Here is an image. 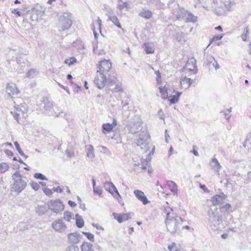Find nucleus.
<instances>
[{
  "label": "nucleus",
  "instance_id": "obj_1",
  "mask_svg": "<svg viewBox=\"0 0 251 251\" xmlns=\"http://www.w3.org/2000/svg\"><path fill=\"white\" fill-rule=\"evenodd\" d=\"M182 223V219L180 217L175 216L173 212L167 213L165 224L168 230L171 232H176L181 226Z\"/></svg>",
  "mask_w": 251,
  "mask_h": 251
},
{
  "label": "nucleus",
  "instance_id": "obj_2",
  "mask_svg": "<svg viewBox=\"0 0 251 251\" xmlns=\"http://www.w3.org/2000/svg\"><path fill=\"white\" fill-rule=\"evenodd\" d=\"M14 181L12 187L13 191L19 193L25 189L26 186V182L23 180L20 174L16 172L13 176Z\"/></svg>",
  "mask_w": 251,
  "mask_h": 251
},
{
  "label": "nucleus",
  "instance_id": "obj_3",
  "mask_svg": "<svg viewBox=\"0 0 251 251\" xmlns=\"http://www.w3.org/2000/svg\"><path fill=\"white\" fill-rule=\"evenodd\" d=\"M163 189L162 193L166 195L173 194L177 195V187L176 184L173 181H168L166 184L162 187Z\"/></svg>",
  "mask_w": 251,
  "mask_h": 251
},
{
  "label": "nucleus",
  "instance_id": "obj_4",
  "mask_svg": "<svg viewBox=\"0 0 251 251\" xmlns=\"http://www.w3.org/2000/svg\"><path fill=\"white\" fill-rule=\"evenodd\" d=\"M106 75L97 72L94 83L99 89L104 88L107 83L109 78Z\"/></svg>",
  "mask_w": 251,
  "mask_h": 251
},
{
  "label": "nucleus",
  "instance_id": "obj_5",
  "mask_svg": "<svg viewBox=\"0 0 251 251\" xmlns=\"http://www.w3.org/2000/svg\"><path fill=\"white\" fill-rule=\"evenodd\" d=\"M112 68V63L110 60L103 59L97 64V71L100 73L107 74Z\"/></svg>",
  "mask_w": 251,
  "mask_h": 251
},
{
  "label": "nucleus",
  "instance_id": "obj_6",
  "mask_svg": "<svg viewBox=\"0 0 251 251\" xmlns=\"http://www.w3.org/2000/svg\"><path fill=\"white\" fill-rule=\"evenodd\" d=\"M5 92L11 98H16L20 93L17 85L14 83H9L7 84Z\"/></svg>",
  "mask_w": 251,
  "mask_h": 251
},
{
  "label": "nucleus",
  "instance_id": "obj_7",
  "mask_svg": "<svg viewBox=\"0 0 251 251\" xmlns=\"http://www.w3.org/2000/svg\"><path fill=\"white\" fill-rule=\"evenodd\" d=\"M104 187L105 190L109 192L116 199L121 198L119 193L113 183L106 182L104 183Z\"/></svg>",
  "mask_w": 251,
  "mask_h": 251
},
{
  "label": "nucleus",
  "instance_id": "obj_8",
  "mask_svg": "<svg viewBox=\"0 0 251 251\" xmlns=\"http://www.w3.org/2000/svg\"><path fill=\"white\" fill-rule=\"evenodd\" d=\"M48 206L50 209L56 213L63 209V205L59 200L50 201Z\"/></svg>",
  "mask_w": 251,
  "mask_h": 251
},
{
  "label": "nucleus",
  "instance_id": "obj_9",
  "mask_svg": "<svg viewBox=\"0 0 251 251\" xmlns=\"http://www.w3.org/2000/svg\"><path fill=\"white\" fill-rule=\"evenodd\" d=\"M150 138V135L146 128L141 131L139 137L137 140L138 146L143 145Z\"/></svg>",
  "mask_w": 251,
  "mask_h": 251
},
{
  "label": "nucleus",
  "instance_id": "obj_10",
  "mask_svg": "<svg viewBox=\"0 0 251 251\" xmlns=\"http://www.w3.org/2000/svg\"><path fill=\"white\" fill-rule=\"evenodd\" d=\"M29 14L31 21H37L42 18L44 15V12L37 8H33L31 9Z\"/></svg>",
  "mask_w": 251,
  "mask_h": 251
},
{
  "label": "nucleus",
  "instance_id": "obj_11",
  "mask_svg": "<svg viewBox=\"0 0 251 251\" xmlns=\"http://www.w3.org/2000/svg\"><path fill=\"white\" fill-rule=\"evenodd\" d=\"M226 196L224 193L219 195H216L211 198V201L213 205L216 206L222 204L224 201L226 199Z\"/></svg>",
  "mask_w": 251,
  "mask_h": 251
},
{
  "label": "nucleus",
  "instance_id": "obj_12",
  "mask_svg": "<svg viewBox=\"0 0 251 251\" xmlns=\"http://www.w3.org/2000/svg\"><path fill=\"white\" fill-rule=\"evenodd\" d=\"M52 226L55 230L58 232H61L66 228V226L60 219L54 221L52 224Z\"/></svg>",
  "mask_w": 251,
  "mask_h": 251
},
{
  "label": "nucleus",
  "instance_id": "obj_13",
  "mask_svg": "<svg viewBox=\"0 0 251 251\" xmlns=\"http://www.w3.org/2000/svg\"><path fill=\"white\" fill-rule=\"evenodd\" d=\"M117 123L115 119H114L112 122V124L109 123L104 124L102 126V132L104 134H107L112 131L114 127L117 126Z\"/></svg>",
  "mask_w": 251,
  "mask_h": 251
},
{
  "label": "nucleus",
  "instance_id": "obj_14",
  "mask_svg": "<svg viewBox=\"0 0 251 251\" xmlns=\"http://www.w3.org/2000/svg\"><path fill=\"white\" fill-rule=\"evenodd\" d=\"M133 193L138 200L141 201L144 205H146L150 202L144 193L142 191L136 190L134 191Z\"/></svg>",
  "mask_w": 251,
  "mask_h": 251
},
{
  "label": "nucleus",
  "instance_id": "obj_15",
  "mask_svg": "<svg viewBox=\"0 0 251 251\" xmlns=\"http://www.w3.org/2000/svg\"><path fill=\"white\" fill-rule=\"evenodd\" d=\"M114 218L119 223H121L126 220H128L130 216L129 213H113L112 214Z\"/></svg>",
  "mask_w": 251,
  "mask_h": 251
},
{
  "label": "nucleus",
  "instance_id": "obj_16",
  "mask_svg": "<svg viewBox=\"0 0 251 251\" xmlns=\"http://www.w3.org/2000/svg\"><path fill=\"white\" fill-rule=\"evenodd\" d=\"M185 69L192 74H195L197 71L196 64L194 60H189L187 62Z\"/></svg>",
  "mask_w": 251,
  "mask_h": 251
},
{
  "label": "nucleus",
  "instance_id": "obj_17",
  "mask_svg": "<svg viewBox=\"0 0 251 251\" xmlns=\"http://www.w3.org/2000/svg\"><path fill=\"white\" fill-rule=\"evenodd\" d=\"M72 21L68 18L62 19L60 22V28L62 30H65L69 28L72 25Z\"/></svg>",
  "mask_w": 251,
  "mask_h": 251
},
{
  "label": "nucleus",
  "instance_id": "obj_18",
  "mask_svg": "<svg viewBox=\"0 0 251 251\" xmlns=\"http://www.w3.org/2000/svg\"><path fill=\"white\" fill-rule=\"evenodd\" d=\"M101 20L99 17H98L96 20L93 22L92 25V30L96 38L97 36L96 30H99L100 31H101Z\"/></svg>",
  "mask_w": 251,
  "mask_h": 251
},
{
  "label": "nucleus",
  "instance_id": "obj_19",
  "mask_svg": "<svg viewBox=\"0 0 251 251\" xmlns=\"http://www.w3.org/2000/svg\"><path fill=\"white\" fill-rule=\"evenodd\" d=\"M130 8V5L127 2L124 1L123 0H118L117 8L120 11H128Z\"/></svg>",
  "mask_w": 251,
  "mask_h": 251
},
{
  "label": "nucleus",
  "instance_id": "obj_20",
  "mask_svg": "<svg viewBox=\"0 0 251 251\" xmlns=\"http://www.w3.org/2000/svg\"><path fill=\"white\" fill-rule=\"evenodd\" d=\"M107 21H111L118 28L121 29L123 31H124V29L122 28L120 20L116 16L112 15L109 16L107 19Z\"/></svg>",
  "mask_w": 251,
  "mask_h": 251
},
{
  "label": "nucleus",
  "instance_id": "obj_21",
  "mask_svg": "<svg viewBox=\"0 0 251 251\" xmlns=\"http://www.w3.org/2000/svg\"><path fill=\"white\" fill-rule=\"evenodd\" d=\"M68 241L71 244H76L79 241V236L76 233H71L68 235Z\"/></svg>",
  "mask_w": 251,
  "mask_h": 251
},
{
  "label": "nucleus",
  "instance_id": "obj_22",
  "mask_svg": "<svg viewBox=\"0 0 251 251\" xmlns=\"http://www.w3.org/2000/svg\"><path fill=\"white\" fill-rule=\"evenodd\" d=\"M139 15L144 19H149L151 18L152 13L150 10L143 9L139 12Z\"/></svg>",
  "mask_w": 251,
  "mask_h": 251
},
{
  "label": "nucleus",
  "instance_id": "obj_23",
  "mask_svg": "<svg viewBox=\"0 0 251 251\" xmlns=\"http://www.w3.org/2000/svg\"><path fill=\"white\" fill-rule=\"evenodd\" d=\"M175 92L176 94L171 96L170 98L169 99V101L170 104L177 103L178 101L179 98L181 95V92L178 91Z\"/></svg>",
  "mask_w": 251,
  "mask_h": 251
},
{
  "label": "nucleus",
  "instance_id": "obj_24",
  "mask_svg": "<svg viewBox=\"0 0 251 251\" xmlns=\"http://www.w3.org/2000/svg\"><path fill=\"white\" fill-rule=\"evenodd\" d=\"M145 51L147 54H152L154 53L155 49L152 43H145L144 44Z\"/></svg>",
  "mask_w": 251,
  "mask_h": 251
},
{
  "label": "nucleus",
  "instance_id": "obj_25",
  "mask_svg": "<svg viewBox=\"0 0 251 251\" xmlns=\"http://www.w3.org/2000/svg\"><path fill=\"white\" fill-rule=\"evenodd\" d=\"M192 80L190 78L184 77L181 79L180 85L182 88L184 89L188 88L191 85Z\"/></svg>",
  "mask_w": 251,
  "mask_h": 251
},
{
  "label": "nucleus",
  "instance_id": "obj_26",
  "mask_svg": "<svg viewBox=\"0 0 251 251\" xmlns=\"http://www.w3.org/2000/svg\"><path fill=\"white\" fill-rule=\"evenodd\" d=\"M80 248L81 251H94L92 244L88 242H83Z\"/></svg>",
  "mask_w": 251,
  "mask_h": 251
},
{
  "label": "nucleus",
  "instance_id": "obj_27",
  "mask_svg": "<svg viewBox=\"0 0 251 251\" xmlns=\"http://www.w3.org/2000/svg\"><path fill=\"white\" fill-rule=\"evenodd\" d=\"M159 90L161 93L162 98L166 100L168 98V89L165 86L159 87Z\"/></svg>",
  "mask_w": 251,
  "mask_h": 251
},
{
  "label": "nucleus",
  "instance_id": "obj_28",
  "mask_svg": "<svg viewBox=\"0 0 251 251\" xmlns=\"http://www.w3.org/2000/svg\"><path fill=\"white\" fill-rule=\"evenodd\" d=\"M250 29L248 26L245 27L243 29V32L241 35V38L244 41H246L249 38Z\"/></svg>",
  "mask_w": 251,
  "mask_h": 251
},
{
  "label": "nucleus",
  "instance_id": "obj_29",
  "mask_svg": "<svg viewBox=\"0 0 251 251\" xmlns=\"http://www.w3.org/2000/svg\"><path fill=\"white\" fill-rule=\"evenodd\" d=\"M87 156L89 158H93L94 157V148L92 145H90L86 151Z\"/></svg>",
  "mask_w": 251,
  "mask_h": 251
},
{
  "label": "nucleus",
  "instance_id": "obj_30",
  "mask_svg": "<svg viewBox=\"0 0 251 251\" xmlns=\"http://www.w3.org/2000/svg\"><path fill=\"white\" fill-rule=\"evenodd\" d=\"M64 219L68 222H70L74 219L72 213L69 211H65L64 213Z\"/></svg>",
  "mask_w": 251,
  "mask_h": 251
},
{
  "label": "nucleus",
  "instance_id": "obj_31",
  "mask_svg": "<svg viewBox=\"0 0 251 251\" xmlns=\"http://www.w3.org/2000/svg\"><path fill=\"white\" fill-rule=\"evenodd\" d=\"M77 60L75 57H70L65 59L64 63L68 66H71L76 63Z\"/></svg>",
  "mask_w": 251,
  "mask_h": 251
},
{
  "label": "nucleus",
  "instance_id": "obj_32",
  "mask_svg": "<svg viewBox=\"0 0 251 251\" xmlns=\"http://www.w3.org/2000/svg\"><path fill=\"white\" fill-rule=\"evenodd\" d=\"M84 222L83 219L80 217L76 218V225L78 228H81L84 226Z\"/></svg>",
  "mask_w": 251,
  "mask_h": 251
},
{
  "label": "nucleus",
  "instance_id": "obj_33",
  "mask_svg": "<svg viewBox=\"0 0 251 251\" xmlns=\"http://www.w3.org/2000/svg\"><path fill=\"white\" fill-rule=\"evenodd\" d=\"M168 249L169 251H181L180 248L175 243H172L170 245H169Z\"/></svg>",
  "mask_w": 251,
  "mask_h": 251
},
{
  "label": "nucleus",
  "instance_id": "obj_34",
  "mask_svg": "<svg viewBox=\"0 0 251 251\" xmlns=\"http://www.w3.org/2000/svg\"><path fill=\"white\" fill-rule=\"evenodd\" d=\"M9 168L7 164L5 163H0V173H3L8 170Z\"/></svg>",
  "mask_w": 251,
  "mask_h": 251
},
{
  "label": "nucleus",
  "instance_id": "obj_35",
  "mask_svg": "<svg viewBox=\"0 0 251 251\" xmlns=\"http://www.w3.org/2000/svg\"><path fill=\"white\" fill-rule=\"evenodd\" d=\"M82 233L85 235L89 240L92 241L94 240V236L92 233L84 231L82 232Z\"/></svg>",
  "mask_w": 251,
  "mask_h": 251
},
{
  "label": "nucleus",
  "instance_id": "obj_36",
  "mask_svg": "<svg viewBox=\"0 0 251 251\" xmlns=\"http://www.w3.org/2000/svg\"><path fill=\"white\" fill-rule=\"evenodd\" d=\"M30 184L31 187L35 191L38 190L40 188L39 184L35 181H31Z\"/></svg>",
  "mask_w": 251,
  "mask_h": 251
},
{
  "label": "nucleus",
  "instance_id": "obj_37",
  "mask_svg": "<svg viewBox=\"0 0 251 251\" xmlns=\"http://www.w3.org/2000/svg\"><path fill=\"white\" fill-rule=\"evenodd\" d=\"M34 178H35L36 179H41V180H46L47 179L45 176H44V175H43L42 174H40V173H36L34 175Z\"/></svg>",
  "mask_w": 251,
  "mask_h": 251
},
{
  "label": "nucleus",
  "instance_id": "obj_38",
  "mask_svg": "<svg viewBox=\"0 0 251 251\" xmlns=\"http://www.w3.org/2000/svg\"><path fill=\"white\" fill-rule=\"evenodd\" d=\"M123 89L121 85H117L113 90L114 92H123Z\"/></svg>",
  "mask_w": 251,
  "mask_h": 251
},
{
  "label": "nucleus",
  "instance_id": "obj_39",
  "mask_svg": "<svg viewBox=\"0 0 251 251\" xmlns=\"http://www.w3.org/2000/svg\"><path fill=\"white\" fill-rule=\"evenodd\" d=\"M223 37L222 35H215L213 37V38L211 39V42H214V41H217L218 40H221Z\"/></svg>",
  "mask_w": 251,
  "mask_h": 251
},
{
  "label": "nucleus",
  "instance_id": "obj_40",
  "mask_svg": "<svg viewBox=\"0 0 251 251\" xmlns=\"http://www.w3.org/2000/svg\"><path fill=\"white\" fill-rule=\"evenodd\" d=\"M14 146H15V148H16L17 151H18V152L20 154H23V151L21 150L18 143L17 142H14Z\"/></svg>",
  "mask_w": 251,
  "mask_h": 251
},
{
  "label": "nucleus",
  "instance_id": "obj_41",
  "mask_svg": "<svg viewBox=\"0 0 251 251\" xmlns=\"http://www.w3.org/2000/svg\"><path fill=\"white\" fill-rule=\"evenodd\" d=\"M142 123L138 122L137 123H135L133 124V127H137L139 128L141 130L142 129L143 127L142 126Z\"/></svg>",
  "mask_w": 251,
  "mask_h": 251
},
{
  "label": "nucleus",
  "instance_id": "obj_42",
  "mask_svg": "<svg viewBox=\"0 0 251 251\" xmlns=\"http://www.w3.org/2000/svg\"><path fill=\"white\" fill-rule=\"evenodd\" d=\"M66 154H67V156L69 157H72L74 154V152L69 150H67L66 151Z\"/></svg>",
  "mask_w": 251,
  "mask_h": 251
},
{
  "label": "nucleus",
  "instance_id": "obj_43",
  "mask_svg": "<svg viewBox=\"0 0 251 251\" xmlns=\"http://www.w3.org/2000/svg\"><path fill=\"white\" fill-rule=\"evenodd\" d=\"M11 113L12 114V115L14 116V117L15 118V119H16L17 122L18 123H20V120L19 118V114L18 113H17L13 112H11Z\"/></svg>",
  "mask_w": 251,
  "mask_h": 251
},
{
  "label": "nucleus",
  "instance_id": "obj_44",
  "mask_svg": "<svg viewBox=\"0 0 251 251\" xmlns=\"http://www.w3.org/2000/svg\"><path fill=\"white\" fill-rule=\"evenodd\" d=\"M12 13L18 16H20L22 14L21 12L18 11L17 9H14L12 11Z\"/></svg>",
  "mask_w": 251,
  "mask_h": 251
},
{
  "label": "nucleus",
  "instance_id": "obj_45",
  "mask_svg": "<svg viewBox=\"0 0 251 251\" xmlns=\"http://www.w3.org/2000/svg\"><path fill=\"white\" fill-rule=\"evenodd\" d=\"M200 187L205 192H209V190L207 188L206 186L203 184H200Z\"/></svg>",
  "mask_w": 251,
  "mask_h": 251
},
{
  "label": "nucleus",
  "instance_id": "obj_46",
  "mask_svg": "<svg viewBox=\"0 0 251 251\" xmlns=\"http://www.w3.org/2000/svg\"><path fill=\"white\" fill-rule=\"evenodd\" d=\"M44 192L46 193L47 195H50L52 194V191L51 190L49 189L45 188L44 190Z\"/></svg>",
  "mask_w": 251,
  "mask_h": 251
},
{
  "label": "nucleus",
  "instance_id": "obj_47",
  "mask_svg": "<svg viewBox=\"0 0 251 251\" xmlns=\"http://www.w3.org/2000/svg\"><path fill=\"white\" fill-rule=\"evenodd\" d=\"M231 207L230 204L228 203H226V205H225L224 206L221 207L220 208H226V209H229Z\"/></svg>",
  "mask_w": 251,
  "mask_h": 251
},
{
  "label": "nucleus",
  "instance_id": "obj_48",
  "mask_svg": "<svg viewBox=\"0 0 251 251\" xmlns=\"http://www.w3.org/2000/svg\"><path fill=\"white\" fill-rule=\"evenodd\" d=\"M68 203L72 207H74L76 205V203L71 201H69Z\"/></svg>",
  "mask_w": 251,
  "mask_h": 251
},
{
  "label": "nucleus",
  "instance_id": "obj_49",
  "mask_svg": "<svg viewBox=\"0 0 251 251\" xmlns=\"http://www.w3.org/2000/svg\"><path fill=\"white\" fill-rule=\"evenodd\" d=\"M246 142H249V143H251V133L248 137V138L246 140Z\"/></svg>",
  "mask_w": 251,
  "mask_h": 251
},
{
  "label": "nucleus",
  "instance_id": "obj_50",
  "mask_svg": "<svg viewBox=\"0 0 251 251\" xmlns=\"http://www.w3.org/2000/svg\"><path fill=\"white\" fill-rule=\"evenodd\" d=\"M228 236V234L227 233H224V234H223L221 236L222 238H224V239H226V238H227Z\"/></svg>",
  "mask_w": 251,
  "mask_h": 251
},
{
  "label": "nucleus",
  "instance_id": "obj_51",
  "mask_svg": "<svg viewBox=\"0 0 251 251\" xmlns=\"http://www.w3.org/2000/svg\"><path fill=\"white\" fill-rule=\"evenodd\" d=\"M215 29L216 30H220V31H222V28L221 26H217L215 27Z\"/></svg>",
  "mask_w": 251,
  "mask_h": 251
},
{
  "label": "nucleus",
  "instance_id": "obj_52",
  "mask_svg": "<svg viewBox=\"0 0 251 251\" xmlns=\"http://www.w3.org/2000/svg\"><path fill=\"white\" fill-rule=\"evenodd\" d=\"M67 251H76L75 247L70 248Z\"/></svg>",
  "mask_w": 251,
  "mask_h": 251
},
{
  "label": "nucleus",
  "instance_id": "obj_53",
  "mask_svg": "<svg viewBox=\"0 0 251 251\" xmlns=\"http://www.w3.org/2000/svg\"><path fill=\"white\" fill-rule=\"evenodd\" d=\"M56 0H49L47 3L49 4H51L53 2L55 1Z\"/></svg>",
  "mask_w": 251,
  "mask_h": 251
},
{
  "label": "nucleus",
  "instance_id": "obj_54",
  "mask_svg": "<svg viewBox=\"0 0 251 251\" xmlns=\"http://www.w3.org/2000/svg\"><path fill=\"white\" fill-rule=\"evenodd\" d=\"M67 77L68 79H69V80H72V78H73L72 75L70 74L68 75Z\"/></svg>",
  "mask_w": 251,
  "mask_h": 251
},
{
  "label": "nucleus",
  "instance_id": "obj_55",
  "mask_svg": "<svg viewBox=\"0 0 251 251\" xmlns=\"http://www.w3.org/2000/svg\"><path fill=\"white\" fill-rule=\"evenodd\" d=\"M173 148L172 147H171L169 151V154L171 155L173 153Z\"/></svg>",
  "mask_w": 251,
  "mask_h": 251
},
{
  "label": "nucleus",
  "instance_id": "obj_56",
  "mask_svg": "<svg viewBox=\"0 0 251 251\" xmlns=\"http://www.w3.org/2000/svg\"><path fill=\"white\" fill-rule=\"evenodd\" d=\"M134 231V228L133 227H130L129 229V233H132Z\"/></svg>",
  "mask_w": 251,
  "mask_h": 251
},
{
  "label": "nucleus",
  "instance_id": "obj_57",
  "mask_svg": "<svg viewBox=\"0 0 251 251\" xmlns=\"http://www.w3.org/2000/svg\"><path fill=\"white\" fill-rule=\"evenodd\" d=\"M39 184V186L41 185L43 186H44L46 185V183L44 182H40L38 183Z\"/></svg>",
  "mask_w": 251,
  "mask_h": 251
},
{
  "label": "nucleus",
  "instance_id": "obj_58",
  "mask_svg": "<svg viewBox=\"0 0 251 251\" xmlns=\"http://www.w3.org/2000/svg\"><path fill=\"white\" fill-rule=\"evenodd\" d=\"M193 153H194L195 155H196V156H198V151H193Z\"/></svg>",
  "mask_w": 251,
  "mask_h": 251
},
{
  "label": "nucleus",
  "instance_id": "obj_59",
  "mask_svg": "<svg viewBox=\"0 0 251 251\" xmlns=\"http://www.w3.org/2000/svg\"><path fill=\"white\" fill-rule=\"evenodd\" d=\"M14 3L15 4L20 3V1H19L18 0H16L14 1Z\"/></svg>",
  "mask_w": 251,
  "mask_h": 251
},
{
  "label": "nucleus",
  "instance_id": "obj_60",
  "mask_svg": "<svg viewBox=\"0 0 251 251\" xmlns=\"http://www.w3.org/2000/svg\"><path fill=\"white\" fill-rule=\"evenodd\" d=\"M182 228H185V229H189V227L188 226H183Z\"/></svg>",
  "mask_w": 251,
  "mask_h": 251
},
{
  "label": "nucleus",
  "instance_id": "obj_61",
  "mask_svg": "<svg viewBox=\"0 0 251 251\" xmlns=\"http://www.w3.org/2000/svg\"><path fill=\"white\" fill-rule=\"evenodd\" d=\"M87 82L85 81V87L86 89H88V86H87Z\"/></svg>",
  "mask_w": 251,
  "mask_h": 251
},
{
  "label": "nucleus",
  "instance_id": "obj_62",
  "mask_svg": "<svg viewBox=\"0 0 251 251\" xmlns=\"http://www.w3.org/2000/svg\"><path fill=\"white\" fill-rule=\"evenodd\" d=\"M28 72H29V73H30V72H35V71L34 70H33V69H31V70H29L28 71Z\"/></svg>",
  "mask_w": 251,
  "mask_h": 251
},
{
  "label": "nucleus",
  "instance_id": "obj_63",
  "mask_svg": "<svg viewBox=\"0 0 251 251\" xmlns=\"http://www.w3.org/2000/svg\"><path fill=\"white\" fill-rule=\"evenodd\" d=\"M245 83H246V84H248V83H249V81H248V80H245Z\"/></svg>",
  "mask_w": 251,
  "mask_h": 251
},
{
  "label": "nucleus",
  "instance_id": "obj_64",
  "mask_svg": "<svg viewBox=\"0 0 251 251\" xmlns=\"http://www.w3.org/2000/svg\"><path fill=\"white\" fill-rule=\"evenodd\" d=\"M249 46H250V48L251 50V42L250 43Z\"/></svg>",
  "mask_w": 251,
  "mask_h": 251
}]
</instances>
